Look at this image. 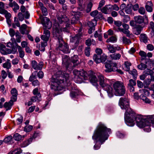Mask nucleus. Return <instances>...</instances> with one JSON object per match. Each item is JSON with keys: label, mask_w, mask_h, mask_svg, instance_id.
<instances>
[{"label": "nucleus", "mask_w": 154, "mask_h": 154, "mask_svg": "<svg viewBox=\"0 0 154 154\" xmlns=\"http://www.w3.org/2000/svg\"><path fill=\"white\" fill-rule=\"evenodd\" d=\"M88 73H87L83 69L80 71L79 77H83L84 79L86 80L88 79Z\"/></svg>", "instance_id": "nucleus-22"}, {"label": "nucleus", "mask_w": 154, "mask_h": 154, "mask_svg": "<svg viewBox=\"0 0 154 154\" xmlns=\"http://www.w3.org/2000/svg\"><path fill=\"white\" fill-rule=\"evenodd\" d=\"M13 4H14L13 10L14 11H16L17 10H18L19 9L20 7L14 1Z\"/></svg>", "instance_id": "nucleus-62"}, {"label": "nucleus", "mask_w": 154, "mask_h": 154, "mask_svg": "<svg viewBox=\"0 0 154 154\" xmlns=\"http://www.w3.org/2000/svg\"><path fill=\"white\" fill-rule=\"evenodd\" d=\"M3 66L4 68H6L7 69H8L11 68V66L10 62H6L3 64Z\"/></svg>", "instance_id": "nucleus-43"}, {"label": "nucleus", "mask_w": 154, "mask_h": 154, "mask_svg": "<svg viewBox=\"0 0 154 154\" xmlns=\"http://www.w3.org/2000/svg\"><path fill=\"white\" fill-rule=\"evenodd\" d=\"M92 5L93 4L91 2H89V4L88 5L87 8L86 10V12L87 13H89L91 11V8L92 7Z\"/></svg>", "instance_id": "nucleus-47"}, {"label": "nucleus", "mask_w": 154, "mask_h": 154, "mask_svg": "<svg viewBox=\"0 0 154 154\" xmlns=\"http://www.w3.org/2000/svg\"><path fill=\"white\" fill-rule=\"evenodd\" d=\"M6 49V46L4 45L1 44L0 45V52L1 54H5V51Z\"/></svg>", "instance_id": "nucleus-44"}, {"label": "nucleus", "mask_w": 154, "mask_h": 154, "mask_svg": "<svg viewBox=\"0 0 154 154\" xmlns=\"http://www.w3.org/2000/svg\"><path fill=\"white\" fill-rule=\"evenodd\" d=\"M145 63H141L140 64L137 66V68L140 70H144L147 68L146 64L147 62H145Z\"/></svg>", "instance_id": "nucleus-26"}, {"label": "nucleus", "mask_w": 154, "mask_h": 154, "mask_svg": "<svg viewBox=\"0 0 154 154\" xmlns=\"http://www.w3.org/2000/svg\"><path fill=\"white\" fill-rule=\"evenodd\" d=\"M37 75L39 78L42 79L43 77L44 73L42 71H40L37 73Z\"/></svg>", "instance_id": "nucleus-64"}, {"label": "nucleus", "mask_w": 154, "mask_h": 154, "mask_svg": "<svg viewBox=\"0 0 154 154\" xmlns=\"http://www.w3.org/2000/svg\"><path fill=\"white\" fill-rule=\"evenodd\" d=\"M12 48L11 50V53L13 54H15L17 52V47L15 45V46L14 45H12Z\"/></svg>", "instance_id": "nucleus-52"}, {"label": "nucleus", "mask_w": 154, "mask_h": 154, "mask_svg": "<svg viewBox=\"0 0 154 154\" xmlns=\"http://www.w3.org/2000/svg\"><path fill=\"white\" fill-rule=\"evenodd\" d=\"M37 78V71H35L33 72L31 75L30 76L29 81L30 82H32L34 80L36 79Z\"/></svg>", "instance_id": "nucleus-28"}, {"label": "nucleus", "mask_w": 154, "mask_h": 154, "mask_svg": "<svg viewBox=\"0 0 154 154\" xmlns=\"http://www.w3.org/2000/svg\"><path fill=\"white\" fill-rule=\"evenodd\" d=\"M13 138V139H14L15 140L18 141L21 139L22 137L18 133H17L14 135Z\"/></svg>", "instance_id": "nucleus-42"}, {"label": "nucleus", "mask_w": 154, "mask_h": 154, "mask_svg": "<svg viewBox=\"0 0 154 154\" xmlns=\"http://www.w3.org/2000/svg\"><path fill=\"white\" fill-rule=\"evenodd\" d=\"M145 11V9L143 7H140L138 9L139 13L142 15L144 14Z\"/></svg>", "instance_id": "nucleus-56"}, {"label": "nucleus", "mask_w": 154, "mask_h": 154, "mask_svg": "<svg viewBox=\"0 0 154 154\" xmlns=\"http://www.w3.org/2000/svg\"><path fill=\"white\" fill-rule=\"evenodd\" d=\"M88 76L90 82L94 86L97 87L98 86L97 84L98 79L95 73L92 71H88Z\"/></svg>", "instance_id": "nucleus-10"}, {"label": "nucleus", "mask_w": 154, "mask_h": 154, "mask_svg": "<svg viewBox=\"0 0 154 154\" xmlns=\"http://www.w3.org/2000/svg\"><path fill=\"white\" fill-rule=\"evenodd\" d=\"M107 59V56L106 55H103L102 56H101V62L104 63L106 60Z\"/></svg>", "instance_id": "nucleus-60"}, {"label": "nucleus", "mask_w": 154, "mask_h": 154, "mask_svg": "<svg viewBox=\"0 0 154 154\" xmlns=\"http://www.w3.org/2000/svg\"><path fill=\"white\" fill-rule=\"evenodd\" d=\"M17 120L18 121L17 124L18 125L20 124L23 121V116H20L19 117L17 118Z\"/></svg>", "instance_id": "nucleus-59"}, {"label": "nucleus", "mask_w": 154, "mask_h": 154, "mask_svg": "<svg viewBox=\"0 0 154 154\" xmlns=\"http://www.w3.org/2000/svg\"><path fill=\"white\" fill-rule=\"evenodd\" d=\"M91 51V49L89 46H87L85 47V54L88 57L89 56Z\"/></svg>", "instance_id": "nucleus-39"}, {"label": "nucleus", "mask_w": 154, "mask_h": 154, "mask_svg": "<svg viewBox=\"0 0 154 154\" xmlns=\"http://www.w3.org/2000/svg\"><path fill=\"white\" fill-rule=\"evenodd\" d=\"M140 39L141 42L144 43L147 42V37L145 34H141L140 35Z\"/></svg>", "instance_id": "nucleus-32"}, {"label": "nucleus", "mask_w": 154, "mask_h": 154, "mask_svg": "<svg viewBox=\"0 0 154 154\" xmlns=\"http://www.w3.org/2000/svg\"><path fill=\"white\" fill-rule=\"evenodd\" d=\"M42 23L43 26L45 27V29H50L52 26V23L48 17H45L43 18L42 20Z\"/></svg>", "instance_id": "nucleus-14"}, {"label": "nucleus", "mask_w": 154, "mask_h": 154, "mask_svg": "<svg viewBox=\"0 0 154 154\" xmlns=\"http://www.w3.org/2000/svg\"><path fill=\"white\" fill-rule=\"evenodd\" d=\"M19 53V57L21 58H23L24 56V52L20 46L17 43H16Z\"/></svg>", "instance_id": "nucleus-24"}, {"label": "nucleus", "mask_w": 154, "mask_h": 154, "mask_svg": "<svg viewBox=\"0 0 154 154\" xmlns=\"http://www.w3.org/2000/svg\"><path fill=\"white\" fill-rule=\"evenodd\" d=\"M77 3L79 6L80 7L78 8L80 11H82L83 10V8L82 7L83 3V0H77Z\"/></svg>", "instance_id": "nucleus-37"}, {"label": "nucleus", "mask_w": 154, "mask_h": 154, "mask_svg": "<svg viewBox=\"0 0 154 154\" xmlns=\"http://www.w3.org/2000/svg\"><path fill=\"white\" fill-rule=\"evenodd\" d=\"M110 59L111 60L110 62V64L106 63L105 66L107 69L105 70L106 72H109L112 71L113 67L116 66V63L115 62L116 60V55L115 54H111L110 55Z\"/></svg>", "instance_id": "nucleus-9"}, {"label": "nucleus", "mask_w": 154, "mask_h": 154, "mask_svg": "<svg viewBox=\"0 0 154 154\" xmlns=\"http://www.w3.org/2000/svg\"><path fill=\"white\" fill-rule=\"evenodd\" d=\"M26 27L27 25L25 24H23L20 27V31L22 34H28V32L26 30Z\"/></svg>", "instance_id": "nucleus-20"}, {"label": "nucleus", "mask_w": 154, "mask_h": 154, "mask_svg": "<svg viewBox=\"0 0 154 154\" xmlns=\"http://www.w3.org/2000/svg\"><path fill=\"white\" fill-rule=\"evenodd\" d=\"M11 93L12 95H17V91L15 88L12 89L11 91Z\"/></svg>", "instance_id": "nucleus-61"}, {"label": "nucleus", "mask_w": 154, "mask_h": 154, "mask_svg": "<svg viewBox=\"0 0 154 154\" xmlns=\"http://www.w3.org/2000/svg\"><path fill=\"white\" fill-rule=\"evenodd\" d=\"M107 48L110 53L113 54H115L116 52L115 47L113 46V45H109L107 47Z\"/></svg>", "instance_id": "nucleus-29"}, {"label": "nucleus", "mask_w": 154, "mask_h": 154, "mask_svg": "<svg viewBox=\"0 0 154 154\" xmlns=\"http://www.w3.org/2000/svg\"><path fill=\"white\" fill-rule=\"evenodd\" d=\"M60 32L61 31L57 28L53 34L54 37L55 39L57 40L58 43V48L64 53H69L70 52L69 49V46L67 44L63 41Z\"/></svg>", "instance_id": "nucleus-4"}, {"label": "nucleus", "mask_w": 154, "mask_h": 154, "mask_svg": "<svg viewBox=\"0 0 154 154\" xmlns=\"http://www.w3.org/2000/svg\"><path fill=\"white\" fill-rule=\"evenodd\" d=\"M43 14L44 16H46L48 14V12L47 11V9L45 7H42V8L41 9Z\"/></svg>", "instance_id": "nucleus-51"}, {"label": "nucleus", "mask_w": 154, "mask_h": 154, "mask_svg": "<svg viewBox=\"0 0 154 154\" xmlns=\"http://www.w3.org/2000/svg\"><path fill=\"white\" fill-rule=\"evenodd\" d=\"M4 12H6V10L4 9V4L0 2V13H3Z\"/></svg>", "instance_id": "nucleus-38"}, {"label": "nucleus", "mask_w": 154, "mask_h": 154, "mask_svg": "<svg viewBox=\"0 0 154 154\" xmlns=\"http://www.w3.org/2000/svg\"><path fill=\"white\" fill-rule=\"evenodd\" d=\"M78 57L77 55H74L72 57L71 59V63H69L68 57L65 56L62 58V63L65 66L66 68L68 69H73L76 67L79 64L78 60Z\"/></svg>", "instance_id": "nucleus-6"}, {"label": "nucleus", "mask_w": 154, "mask_h": 154, "mask_svg": "<svg viewBox=\"0 0 154 154\" xmlns=\"http://www.w3.org/2000/svg\"><path fill=\"white\" fill-rule=\"evenodd\" d=\"M152 71L151 70L147 69L143 72V73L146 75H151V74H152Z\"/></svg>", "instance_id": "nucleus-54"}, {"label": "nucleus", "mask_w": 154, "mask_h": 154, "mask_svg": "<svg viewBox=\"0 0 154 154\" xmlns=\"http://www.w3.org/2000/svg\"><path fill=\"white\" fill-rule=\"evenodd\" d=\"M134 113L133 116L132 115L131 112L129 114V121H126L125 119V120L126 124L130 126H133L135 124V121L137 125L140 128H144V130L147 132L151 131L150 126L151 124H154V115H148L142 116L140 115H136L135 113L132 110Z\"/></svg>", "instance_id": "nucleus-1"}, {"label": "nucleus", "mask_w": 154, "mask_h": 154, "mask_svg": "<svg viewBox=\"0 0 154 154\" xmlns=\"http://www.w3.org/2000/svg\"><path fill=\"white\" fill-rule=\"evenodd\" d=\"M61 71L57 72L56 75H53L51 79L52 83L51 86V89L54 91L61 90L64 87L69 86L70 82L68 74L65 75L63 77Z\"/></svg>", "instance_id": "nucleus-2"}, {"label": "nucleus", "mask_w": 154, "mask_h": 154, "mask_svg": "<svg viewBox=\"0 0 154 154\" xmlns=\"http://www.w3.org/2000/svg\"><path fill=\"white\" fill-rule=\"evenodd\" d=\"M33 128L32 126L29 125L26 126L24 129V131L27 132H29L31 131Z\"/></svg>", "instance_id": "nucleus-48"}, {"label": "nucleus", "mask_w": 154, "mask_h": 154, "mask_svg": "<svg viewBox=\"0 0 154 154\" xmlns=\"http://www.w3.org/2000/svg\"><path fill=\"white\" fill-rule=\"evenodd\" d=\"M57 20L58 22V23L57 24V27L55 28L54 32L55 31L56 29L57 28L59 30L58 28V27L60 28V26H59V23L62 24L63 23H66L67 22H68V21H69V20L65 15H61L59 16H58L57 17Z\"/></svg>", "instance_id": "nucleus-13"}, {"label": "nucleus", "mask_w": 154, "mask_h": 154, "mask_svg": "<svg viewBox=\"0 0 154 154\" xmlns=\"http://www.w3.org/2000/svg\"><path fill=\"white\" fill-rule=\"evenodd\" d=\"M129 73L132 75L134 78H136L137 75V71L136 69H133L132 71H129Z\"/></svg>", "instance_id": "nucleus-41"}, {"label": "nucleus", "mask_w": 154, "mask_h": 154, "mask_svg": "<svg viewBox=\"0 0 154 154\" xmlns=\"http://www.w3.org/2000/svg\"><path fill=\"white\" fill-rule=\"evenodd\" d=\"M117 29L118 31H121L123 32L124 33L127 35V36H130L129 31L128 30V29H121L120 28L118 27Z\"/></svg>", "instance_id": "nucleus-36"}, {"label": "nucleus", "mask_w": 154, "mask_h": 154, "mask_svg": "<svg viewBox=\"0 0 154 154\" xmlns=\"http://www.w3.org/2000/svg\"><path fill=\"white\" fill-rule=\"evenodd\" d=\"M136 84L135 81L132 79H131L129 81V83L128 85V86H134Z\"/></svg>", "instance_id": "nucleus-58"}, {"label": "nucleus", "mask_w": 154, "mask_h": 154, "mask_svg": "<svg viewBox=\"0 0 154 154\" xmlns=\"http://www.w3.org/2000/svg\"><path fill=\"white\" fill-rule=\"evenodd\" d=\"M35 96L32 97L31 100L33 102H35L38 100H40L41 95L40 94H38L37 95H35Z\"/></svg>", "instance_id": "nucleus-30"}, {"label": "nucleus", "mask_w": 154, "mask_h": 154, "mask_svg": "<svg viewBox=\"0 0 154 154\" xmlns=\"http://www.w3.org/2000/svg\"><path fill=\"white\" fill-rule=\"evenodd\" d=\"M66 27L63 28H61V31L64 32H69V29H70V23L68 22L66 24Z\"/></svg>", "instance_id": "nucleus-33"}, {"label": "nucleus", "mask_w": 154, "mask_h": 154, "mask_svg": "<svg viewBox=\"0 0 154 154\" xmlns=\"http://www.w3.org/2000/svg\"><path fill=\"white\" fill-rule=\"evenodd\" d=\"M101 55L94 54L93 57V59L97 63L101 62Z\"/></svg>", "instance_id": "nucleus-27"}, {"label": "nucleus", "mask_w": 154, "mask_h": 154, "mask_svg": "<svg viewBox=\"0 0 154 154\" xmlns=\"http://www.w3.org/2000/svg\"><path fill=\"white\" fill-rule=\"evenodd\" d=\"M43 35L41 36V38L44 41L47 42L50 36V32L49 30L44 29Z\"/></svg>", "instance_id": "nucleus-17"}, {"label": "nucleus", "mask_w": 154, "mask_h": 154, "mask_svg": "<svg viewBox=\"0 0 154 154\" xmlns=\"http://www.w3.org/2000/svg\"><path fill=\"white\" fill-rule=\"evenodd\" d=\"M153 5L151 1H148L146 3L145 8L147 11L151 12L152 11Z\"/></svg>", "instance_id": "nucleus-19"}, {"label": "nucleus", "mask_w": 154, "mask_h": 154, "mask_svg": "<svg viewBox=\"0 0 154 154\" xmlns=\"http://www.w3.org/2000/svg\"><path fill=\"white\" fill-rule=\"evenodd\" d=\"M13 138L12 136H9L6 137H5L3 141L6 143H8L9 144H12L13 143Z\"/></svg>", "instance_id": "nucleus-25"}, {"label": "nucleus", "mask_w": 154, "mask_h": 154, "mask_svg": "<svg viewBox=\"0 0 154 154\" xmlns=\"http://www.w3.org/2000/svg\"><path fill=\"white\" fill-rule=\"evenodd\" d=\"M21 152V151L20 149H17L10 151L8 154H20Z\"/></svg>", "instance_id": "nucleus-45"}, {"label": "nucleus", "mask_w": 154, "mask_h": 154, "mask_svg": "<svg viewBox=\"0 0 154 154\" xmlns=\"http://www.w3.org/2000/svg\"><path fill=\"white\" fill-rule=\"evenodd\" d=\"M13 104L12 103H10V101L8 102H6L4 105V106L5 108H7L6 111H7L11 109L12 106Z\"/></svg>", "instance_id": "nucleus-31"}, {"label": "nucleus", "mask_w": 154, "mask_h": 154, "mask_svg": "<svg viewBox=\"0 0 154 154\" xmlns=\"http://www.w3.org/2000/svg\"><path fill=\"white\" fill-rule=\"evenodd\" d=\"M133 96L134 98L137 100H138L140 98L145 103H149L151 102V101L150 100L142 94H141L139 96L138 93L136 92L134 93Z\"/></svg>", "instance_id": "nucleus-12"}, {"label": "nucleus", "mask_w": 154, "mask_h": 154, "mask_svg": "<svg viewBox=\"0 0 154 154\" xmlns=\"http://www.w3.org/2000/svg\"><path fill=\"white\" fill-rule=\"evenodd\" d=\"M126 135V134L124 133H122L119 131L117 132V136L119 138H124Z\"/></svg>", "instance_id": "nucleus-46"}, {"label": "nucleus", "mask_w": 154, "mask_h": 154, "mask_svg": "<svg viewBox=\"0 0 154 154\" xmlns=\"http://www.w3.org/2000/svg\"><path fill=\"white\" fill-rule=\"evenodd\" d=\"M9 33L11 37H13L15 35V32L13 29H10L9 30Z\"/></svg>", "instance_id": "nucleus-63"}, {"label": "nucleus", "mask_w": 154, "mask_h": 154, "mask_svg": "<svg viewBox=\"0 0 154 154\" xmlns=\"http://www.w3.org/2000/svg\"><path fill=\"white\" fill-rule=\"evenodd\" d=\"M82 34L81 33L76 34L73 37H72L70 39V41L72 42H74L75 46H77L79 42Z\"/></svg>", "instance_id": "nucleus-15"}, {"label": "nucleus", "mask_w": 154, "mask_h": 154, "mask_svg": "<svg viewBox=\"0 0 154 154\" xmlns=\"http://www.w3.org/2000/svg\"><path fill=\"white\" fill-rule=\"evenodd\" d=\"M99 80V84L103 90L106 91L109 97H111L113 96V92L112 88L111 86L106 83L104 81L103 76L101 75L98 76Z\"/></svg>", "instance_id": "nucleus-7"}, {"label": "nucleus", "mask_w": 154, "mask_h": 154, "mask_svg": "<svg viewBox=\"0 0 154 154\" xmlns=\"http://www.w3.org/2000/svg\"><path fill=\"white\" fill-rule=\"evenodd\" d=\"M139 91L140 93L143 94L146 96H149V91L145 89H140Z\"/></svg>", "instance_id": "nucleus-40"}, {"label": "nucleus", "mask_w": 154, "mask_h": 154, "mask_svg": "<svg viewBox=\"0 0 154 154\" xmlns=\"http://www.w3.org/2000/svg\"><path fill=\"white\" fill-rule=\"evenodd\" d=\"M106 9H107V11L108 12V14L109 13V12L112 11L113 10L115 9V5H106Z\"/></svg>", "instance_id": "nucleus-35"}, {"label": "nucleus", "mask_w": 154, "mask_h": 154, "mask_svg": "<svg viewBox=\"0 0 154 154\" xmlns=\"http://www.w3.org/2000/svg\"><path fill=\"white\" fill-rule=\"evenodd\" d=\"M70 85L69 86L71 88L72 90L70 92V95L72 98L76 97L79 94V92L78 90L75 89V88H74L73 89L72 88V83H70Z\"/></svg>", "instance_id": "nucleus-18"}, {"label": "nucleus", "mask_w": 154, "mask_h": 154, "mask_svg": "<svg viewBox=\"0 0 154 154\" xmlns=\"http://www.w3.org/2000/svg\"><path fill=\"white\" fill-rule=\"evenodd\" d=\"M18 17L20 21H22L24 19V16L23 14L21 12H19L18 14Z\"/></svg>", "instance_id": "nucleus-55"}, {"label": "nucleus", "mask_w": 154, "mask_h": 154, "mask_svg": "<svg viewBox=\"0 0 154 154\" xmlns=\"http://www.w3.org/2000/svg\"><path fill=\"white\" fill-rule=\"evenodd\" d=\"M1 14H5V16L6 19H10L11 15V14L8 12V11L6 10V12H4L3 13H1Z\"/></svg>", "instance_id": "nucleus-50"}, {"label": "nucleus", "mask_w": 154, "mask_h": 154, "mask_svg": "<svg viewBox=\"0 0 154 154\" xmlns=\"http://www.w3.org/2000/svg\"><path fill=\"white\" fill-rule=\"evenodd\" d=\"M134 19L135 22L139 24L141 23L144 22V19L141 16H135L134 17Z\"/></svg>", "instance_id": "nucleus-23"}, {"label": "nucleus", "mask_w": 154, "mask_h": 154, "mask_svg": "<svg viewBox=\"0 0 154 154\" xmlns=\"http://www.w3.org/2000/svg\"><path fill=\"white\" fill-rule=\"evenodd\" d=\"M125 91L123 83L121 81H116V96H123L125 94Z\"/></svg>", "instance_id": "nucleus-8"}, {"label": "nucleus", "mask_w": 154, "mask_h": 154, "mask_svg": "<svg viewBox=\"0 0 154 154\" xmlns=\"http://www.w3.org/2000/svg\"><path fill=\"white\" fill-rule=\"evenodd\" d=\"M31 65L32 67L35 70H41L43 66V63L39 62L38 64L35 60H32L31 63Z\"/></svg>", "instance_id": "nucleus-16"}, {"label": "nucleus", "mask_w": 154, "mask_h": 154, "mask_svg": "<svg viewBox=\"0 0 154 154\" xmlns=\"http://www.w3.org/2000/svg\"><path fill=\"white\" fill-rule=\"evenodd\" d=\"M111 131L110 129L107 128L103 124L101 123H99L94 131L92 138L94 140H98L101 144L96 143L94 146L95 150L99 149L101 145L108 139L109 134L110 133Z\"/></svg>", "instance_id": "nucleus-3"}, {"label": "nucleus", "mask_w": 154, "mask_h": 154, "mask_svg": "<svg viewBox=\"0 0 154 154\" xmlns=\"http://www.w3.org/2000/svg\"><path fill=\"white\" fill-rule=\"evenodd\" d=\"M132 5L131 4H128L125 7V12L128 14H132Z\"/></svg>", "instance_id": "nucleus-21"}, {"label": "nucleus", "mask_w": 154, "mask_h": 154, "mask_svg": "<svg viewBox=\"0 0 154 154\" xmlns=\"http://www.w3.org/2000/svg\"><path fill=\"white\" fill-rule=\"evenodd\" d=\"M125 66V70L127 71H129L130 69V66H131V63L128 61H125L124 63Z\"/></svg>", "instance_id": "nucleus-34"}, {"label": "nucleus", "mask_w": 154, "mask_h": 154, "mask_svg": "<svg viewBox=\"0 0 154 154\" xmlns=\"http://www.w3.org/2000/svg\"><path fill=\"white\" fill-rule=\"evenodd\" d=\"M119 104L121 109H125L124 118L126 121H128V116L130 115L129 114V112H131V113L132 116L134 115V113L132 112V109L130 107L129 100L127 98L121 97L119 101Z\"/></svg>", "instance_id": "nucleus-5"}, {"label": "nucleus", "mask_w": 154, "mask_h": 154, "mask_svg": "<svg viewBox=\"0 0 154 154\" xmlns=\"http://www.w3.org/2000/svg\"><path fill=\"white\" fill-rule=\"evenodd\" d=\"M116 41V37L114 36H112L109 38L107 39L106 41L107 42H114Z\"/></svg>", "instance_id": "nucleus-49"}, {"label": "nucleus", "mask_w": 154, "mask_h": 154, "mask_svg": "<svg viewBox=\"0 0 154 154\" xmlns=\"http://www.w3.org/2000/svg\"><path fill=\"white\" fill-rule=\"evenodd\" d=\"M105 1L104 0H102L99 3V6L97 8V9L99 10H100L101 8L104 5Z\"/></svg>", "instance_id": "nucleus-53"}, {"label": "nucleus", "mask_w": 154, "mask_h": 154, "mask_svg": "<svg viewBox=\"0 0 154 154\" xmlns=\"http://www.w3.org/2000/svg\"><path fill=\"white\" fill-rule=\"evenodd\" d=\"M71 13L72 15L71 16V23H76L78 21L79 16L81 15V13L79 11H72Z\"/></svg>", "instance_id": "nucleus-11"}, {"label": "nucleus", "mask_w": 154, "mask_h": 154, "mask_svg": "<svg viewBox=\"0 0 154 154\" xmlns=\"http://www.w3.org/2000/svg\"><path fill=\"white\" fill-rule=\"evenodd\" d=\"M17 95H12L11 97V100H10V103H13V102L16 101Z\"/></svg>", "instance_id": "nucleus-57"}]
</instances>
